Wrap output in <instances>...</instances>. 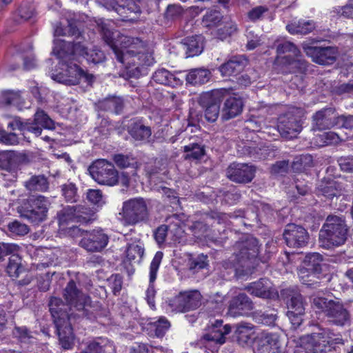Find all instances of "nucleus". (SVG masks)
<instances>
[{
	"label": "nucleus",
	"mask_w": 353,
	"mask_h": 353,
	"mask_svg": "<svg viewBox=\"0 0 353 353\" xmlns=\"http://www.w3.org/2000/svg\"><path fill=\"white\" fill-rule=\"evenodd\" d=\"M117 33H119L117 31L113 32L108 28L105 24H102L101 27V35L103 41L111 48L114 54V57L117 59V55L118 52H122L123 50H119L117 48L115 44L117 39Z\"/></svg>",
	"instance_id": "obj_49"
},
{
	"label": "nucleus",
	"mask_w": 353,
	"mask_h": 353,
	"mask_svg": "<svg viewBox=\"0 0 353 353\" xmlns=\"http://www.w3.org/2000/svg\"><path fill=\"white\" fill-rule=\"evenodd\" d=\"M286 55L277 57L275 59L274 63L281 65L284 72L304 74L307 72L309 66L308 63L300 57V54L297 55Z\"/></svg>",
	"instance_id": "obj_26"
},
{
	"label": "nucleus",
	"mask_w": 353,
	"mask_h": 353,
	"mask_svg": "<svg viewBox=\"0 0 353 353\" xmlns=\"http://www.w3.org/2000/svg\"><path fill=\"white\" fill-rule=\"evenodd\" d=\"M63 296L67 307L65 310L72 318L93 319L95 315L88 307H90V296L85 294L77 285L76 282L71 279L65 287ZM65 310V308H63Z\"/></svg>",
	"instance_id": "obj_4"
},
{
	"label": "nucleus",
	"mask_w": 353,
	"mask_h": 353,
	"mask_svg": "<svg viewBox=\"0 0 353 353\" xmlns=\"http://www.w3.org/2000/svg\"><path fill=\"white\" fill-rule=\"evenodd\" d=\"M120 17L122 21L134 23L137 21L141 13V10L134 0H125L123 3H117L112 10Z\"/></svg>",
	"instance_id": "obj_31"
},
{
	"label": "nucleus",
	"mask_w": 353,
	"mask_h": 353,
	"mask_svg": "<svg viewBox=\"0 0 353 353\" xmlns=\"http://www.w3.org/2000/svg\"><path fill=\"white\" fill-rule=\"evenodd\" d=\"M68 230L70 235L82 236L79 245L88 252H100L109 242V236L102 230H82L75 225L69 227Z\"/></svg>",
	"instance_id": "obj_9"
},
{
	"label": "nucleus",
	"mask_w": 353,
	"mask_h": 353,
	"mask_svg": "<svg viewBox=\"0 0 353 353\" xmlns=\"http://www.w3.org/2000/svg\"><path fill=\"white\" fill-rule=\"evenodd\" d=\"M306 54L312 58V60L319 65H331L336 60L338 55V50L336 47L327 46H303Z\"/></svg>",
	"instance_id": "obj_22"
},
{
	"label": "nucleus",
	"mask_w": 353,
	"mask_h": 353,
	"mask_svg": "<svg viewBox=\"0 0 353 353\" xmlns=\"http://www.w3.org/2000/svg\"><path fill=\"white\" fill-rule=\"evenodd\" d=\"M223 107L221 112V119L228 121L239 115L243 108V102L241 97H229L225 98Z\"/></svg>",
	"instance_id": "obj_34"
},
{
	"label": "nucleus",
	"mask_w": 353,
	"mask_h": 353,
	"mask_svg": "<svg viewBox=\"0 0 353 353\" xmlns=\"http://www.w3.org/2000/svg\"><path fill=\"white\" fill-rule=\"evenodd\" d=\"M181 46L186 57L197 56L203 50V37L201 35L185 37L181 42Z\"/></svg>",
	"instance_id": "obj_35"
},
{
	"label": "nucleus",
	"mask_w": 353,
	"mask_h": 353,
	"mask_svg": "<svg viewBox=\"0 0 353 353\" xmlns=\"http://www.w3.org/2000/svg\"><path fill=\"white\" fill-rule=\"evenodd\" d=\"M122 65L124 66V70L120 72V76L125 79H137L141 75L142 70L140 67L133 64L128 65L126 63Z\"/></svg>",
	"instance_id": "obj_63"
},
{
	"label": "nucleus",
	"mask_w": 353,
	"mask_h": 353,
	"mask_svg": "<svg viewBox=\"0 0 353 353\" xmlns=\"http://www.w3.org/2000/svg\"><path fill=\"white\" fill-rule=\"evenodd\" d=\"M245 290L251 295L263 299L276 300L280 296V293L268 278H261L248 283L245 286Z\"/></svg>",
	"instance_id": "obj_21"
},
{
	"label": "nucleus",
	"mask_w": 353,
	"mask_h": 353,
	"mask_svg": "<svg viewBox=\"0 0 353 353\" xmlns=\"http://www.w3.org/2000/svg\"><path fill=\"white\" fill-rule=\"evenodd\" d=\"M7 230L11 236H24L30 231L28 225L18 220L9 222L7 225Z\"/></svg>",
	"instance_id": "obj_57"
},
{
	"label": "nucleus",
	"mask_w": 353,
	"mask_h": 353,
	"mask_svg": "<svg viewBox=\"0 0 353 353\" xmlns=\"http://www.w3.org/2000/svg\"><path fill=\"white\" fill-rule=\"evenodd\" d=\"M92 178L99 184L113 186L119 182V172L113 163L105 159H98L88 168Z\"/></svg>",
	"instance_id": "obj_13"
},
{
	"label": "nucleus",
	"mask_w": 353,
	"mask_h": 353,
	"mask_svg": "<svg viewBox=\"0 0 353 353\" xmlns=\"http://www.w3.org/2000/svg\"><path fill=\"white\" fill-rule=\"evenodd\" d=\"M8 127L12 130H15L17 128L21 131H28L32 132L37 137L41 134V129L40 127L29 125L28 123H23L19 119H14L13 121L10 122L8 123Z\"/></svg>",
	"instance_id": "obj_59"
},
{
	"label": "nucleus",
	"mask_w": 353,
	"mask_h": 353,
	"mask_svg": "<svg viewBox=\"0 0 353 353\" xmlns=\"http://www.w3.org/2000/svg\"><path fill=\"white\" fill-rule=\"evenodd\" d=\"M283 238L288 247L303 248L309 243L310 234L307 230L302 225L289 223L285 227Z\"/></svg>",
	"instance_id": "obj_18"
},
{
	"label": "nucleus",
	"mask_w": 353,
	"mask_h": 353,
	"mask_svg": "<svg viewBox=\"0 0 353 353\" xmlns=\"http://www.w3.org/2000/svg\"><path fill=\"white\" fill-rule=\"evenodd\" d=\"M345 190L343 183L329 179L321 181L316 189V194L332 201L334 199L337 200L341 197L343 198Z\"/></svg>",
	"instance_id": "obj_27"
},
{
	"label": "nucleus",
	"mask_w": 353,
	"mask_h": 353,
	"mask_svg": "<svg viewBox=\"0 0 353 353\" xmlns=\"http://www.w3.org/2000/svg\"><path fill=\"white\" fill-rule=\"evenodd\" d=\"M223 18L221 12L217 10H209L203 17V23L205 27L212 28L217 26Z\"/></svg>",
	"instance_id": "obj_58"
},
{
	"label": "nucleus",
	"mask_w": 353,
	"mask_h": 353,
	"mask_svg": "<svg viewBox=\"0 0 353 353\" xmlns=\"http://www.w3.org/2000/svg\"><path fill=\"white\" fill-rule=\"evenodd\" d=\"M54 46L52 50V54L57 56L59 59H65L73 57V41L55 39L54 41Z\"/></svg>",
	"instance_id": "obj_43"
},
{
	"label": "nucleus",
	"mask_w": 353,
	"mask_h": 353,
	"mask_svg": "<svg viewBox=\"0 0 353 353\" xmlns=\"http://www.w3.org/2000/svg\"><path fill=\"white\" fill-rule=\"evenodd\" d=\"M88 63L98 64L102 63L105 59V54L100 49L94 47L91 50H88L85 58Z\"/></svg>",
	"instance_id": "obj_64"
},
{
	"label": "nucleus",
	"mask_w": 353,
	"mask_h": 353,
	"mask_svg": "<svg viewBox=\"0 0 353 353\" xmlns=\"http://www.w3.org/2000/svg\"><path fill=\"white\" fill-rule=\"evenodd\" d=\"M185 78L187 83L192 85H198L206 83L211 78V72L204 68H194L189 70L185 74L180 77Z\"/></svg>",
	"instance_id": "obj_37"
},
{
	"label": "nucleus",
	"mask_w": 353,
	"mask_h": 353,
	"mask_svg": "<svg viewBox=\"0 0 353 353\" xmlns=\"http://www.w3.org/2000/svg\"><path fill=\"white\" fill-rule=\"evenodd\" d=\"M269 8L265 6H257L252 8L247 13V17L252 22L263 20L268 14Z\"/></svg>",
	"instance_id": "obj_61"
},
{
	"label": "nucleus",
	"mask_w": 353,
	"mask_h": 353,
	"mask_svg": "<svg viewBox=\"0 0 353 353\" xmlns=\"http://www.w3.org/2000/svg\"><path fill=\"white\" fill-rule=\"evenodd\" d=\"M58 221L62 230L70 223L88 224L95 220V212L85 205H67L57 213Z\"/></svg>",
	"instance_id": "obj_10"
},
{
	"label": "nucleus",
	"mask_w": 353,
	"mask_h": 353,
	"mask_svg": "<svg viewBox=\"0 0 353 353\" xmlns=\"http://www.w3.org/2000/svg\"><path fill=\"white\" fill-rule=\"evenodd\" d=\"M148 202L143 198H134L123 203L121 222L123 225H135L149 219Z\"/></svg>",
	"instance_id": "obj_8"
},
{
	"label": "nucleus",
	"mask_w": 353,
	"mask_h": 353,
	"mask_svg": "<svg viewBox=\"0 0 353 353\" xmlns=\"http://www.w3.org/2000/svg\"><path fill=\"white\" fill-rule=\"evenodd\" d=\"M312 304L322 310L329 324L341 327L350 324V312L339 301L316 296L313 299Z\"/></svg>",
	"instance_id": "obj_5"
},
{
	"label": "nucleus",
	"mask_w": 353,
	"mask_h": 353,
	"mask_svg": "<svg viewBox=\"0 0 353 353\" xmlns=\"http://www.w3.org/2000/svg\"><path fill=\"white\" fill-rule=\"evenodd\" d=\"M256 168L247 163H232L226 169V176L232 181L237 183H248L255 176Z\"/></svg>",
	"instance_id": "obj_23"
},
{
	"label": "nucleus",
	"mask_w": 353,
	"mask_h": 353,
	"mask_svg": "<svg viewBox=\"0 0 353 353\" xmlns=\"http://www.w3.org/2000/svg\"><path fill=\"white\" fill-rule=\"evenodd\" d=\"M113 160L116 165L120 168H137L138 167V163L136 159L132 155H124L122 154H114Z\"/></svg>",
	"instance_id": "obj_56"
},
{
	"label": "nucleus",
	"mask_w": 353,
	"mask_h": 353,
	"mask_svg": "<svg viewBox=\"0 0 353 353\" xmlns=\"http://www.w3.org/2000/svg\"><path fill=\"white\" fill-rule=\"evenodd\" d=\"M202 296L198 290L181 292L170 301V305L177 312H186L199 308L201 305Z\"/></svg>",
	"instance_id": "obj_19"
},
{
	"label": "nucleus",
	"mask_w": 353,
	"mask_h": 353,
	"mask_svg": "<svg viewBox=\"0 0 353 353\" xmlns=\"http://www.w3.org/2000/svg\"><path fill=\"white\" fill-rule=\"evenodd\" d=\"M70 65H67V68L64 72H59L57 73L52 72L51 74L52 79H53L56 82L63 83L65 85H77L78 81L77 79L75 77H74V74H70L68 72V69Z\"/></svg>",
	"instance_id": "obj_54"
},
{
	"label": "nucleus",
	"mask_w": 353,
	"mask_h": 353,
	"mask_svg": "<svg viewBox=\"0 0 353 353\" xmlns=\"http://www.w3.org/2000/svg\"><path fill=\"white\" fill-rule=\"evenodd\" d=\"M163 254L162 252H157L150 266V286L147 290V296L150 298V296H154V288L152 283L154 282L157 278V274L159 268V265L161 263Z\"/></svg>",
	"instance_id": "obj_47"
},
{
	"label": "nucleus",
	"mask_w": 353,
	"mask_h": 353,
	"mask_svg": "<svg viewBox=\"0 0 353 353\" xmlns=\"http://www.w3.org/2000/svg\"><path fill=\"white\" fill-rule=\"evenodd\" d=\"M57 272L52 270H48L44 273H41L37 275V287L41 292H47L49 290L52 277L56 275Z\"/></svg>",
	"instance_id": "obj_53"
},
{
	"label": "nucleus",
	"mask_w": 353,
	"mask_h": 353,
	"mask_svg": "<svg viewBox=\"0 0 353 353\" xmlns=\"http://www.w3.org/2000/svg\"><path fill=\"white\" fill-rule=\"evenodd\" d=\"M68 72L70 74H74V77L77 79L78 84L83 81L88 85H92L95 81V77L87 71L83 70L77 64H70L68 67Z\"/></svg>",
	"instance_id": "obj_50"
},
{
	"label": "nucleus",
	"mask_w": 353,
	"mask_h": 353,
	"mask_svg": "<svg viewBox=\"0 0 353 353\" xmlns=\"http://www.w3.org/2000/svg\"><path fill=\"white\" fill-rule=\"evenodd\" d=\"M281 299L288 307V312L294 314H305L307 305L305 298L301 294L300 290L295 286H290L280 291Z\"/></svg>",
	"instance_id": "obj_20"
},
{
	"label": "nucleus",
	"mask_w": 353,
	"mask_h": 353,
	"mask_svg": "<svg viewBox=\"0 0 353 353\" xmlns=\"http://www.w3.org/2000/svg\"><path fill=\"white\" fill-rule=\"evenodd\" d=\"M334 333L328 328L317 327V331L308 335L305 353H326L332 343H341V337H335Z\"/></svg>",
	"instance_id": "obj_12"
},
{
	"label": "nucleus",
	"mask_w": 353,
	"mask_h": 353,
	"mask_svg": "<svg viewBox=\"0 0 353 353\" xmlns=\"http://www.w3.org/2000/svg\"><path fill=\"white\" fill-rule=\"evenodd\" d=\"M252 327L245 324H239L236 327L233 338L241 346L249 345L252 343Z\"/></svg>",
	"instance_id": "obj_40"
},
{
	"label": "nucleus",
	"mask_w": 353,
	"mask_h": 353,
	"mask_svg": "<svg viewBox=\"0 0 353 353\" xmlns=\"http://www.w3.org/2000/svg\"><path fill=\"white\" fill-rule=\"evenodd\" d=\"M61 188L62 196L66 202L76 203L79 201L78 189L74 183L68 181L63 184Z\"/></svg>",
	"instance_id": "obj_52"
},
{
	"label": "nucleus",
	"mask_w": 353,
	"mask_h": 353,
	"mask_svg": "<svg viewBox=\"0 0 353 353\" xmlns=\"http://www.w3.org/2000/svg\"><path fill=\"white\" fill-rule=\"evenodd\" d=\"M28 124L40 127L41 130L42 128L48 130H53L55 128L54 121L41 110L36 112L33 122L28 123Z\"/></svg>",
	"instance_id": "obj_51"
},
{
	"label": "nucleus",
	"mask_w": 353,
	"mask_h": 353,
	"mask_svg": "<svg viewBox=\"0 0 353 353\" xmlns=\"http://www.w3.org/2000/svg\"><path fill=\"white\" fill-rule=\"evenodd\" d=\"M249 60L244 54L232 56L219 67L223 77L236 76L248 65Z\"/></svg>",
	"instance_id": "obj_30"
},
{
	"label": "nucleus",
	"mask_w": 353,
	"mask_h": 353,
	"mask_svg": "<svg viewBox=\"0 0 353 353\" xmlns=\"http://www.w3.org/2000/svg\"><path fill=\"white\" fill-rule=\"evenodd\" d=\"M260 346L262 353H280L282 350L278 336L272 333L263 335Z\"/></svg>",
	"instance_id": "obj_39"
},
{
	"label": "nucleus",
	"mask_w": 353,
	"mask_h": 353,
	"mask_svg": "<svg viewBox=\"0 0 353 353\" xmlns=\"http://www.w3.org/2000/svg\"><path fill=\"white\" fill-rule=\"evenodd\" d=\"M336 111L333 107H327L316 112L312 117V130L321 131L335 127Z\"/></svg>",
	"instance_id": "obj_25"
},
{
	"label": "nucleus",
	"mask_w": 353,
	"mask_h": 353,
	"mask_svg": "<svg viewBox=\"0 0 353 353\" xmlns=\"http://www.w3.org/2000/svg\"><path fill=\"white\" fill-rule=\"evenodd\" d=\"M183 152L186 154L185 159H201L205 154V145L183 146Z\"/></svg>",
	"instance_id": "obj_62"
},
{
	"label": "nucleus",
	"mask_w": 353,
	"mask_h": 353,
	"mask_svg": "<svg viewBox=\"0 0 353 353\" xmlns=\"http://www.w3.org/2000/svg\"><path fill=\"white\" fill-rule=\"evenodd\" d=\"M223 320L216 319L211 322V327L208 332L201 338V343H214L223 345L226 341V336L231 332V326L229 324L223 325Z\"/></svg>",
	"instance_id": "obj_24"
},
{
	"label": "nucleus",
	"mask_w": 353,
	"mask_h": 353,
	"mask_svg": "<svg viewBox=\"0 0 353 353\" xmlns=\"http://www.w3.org/2000/svg\"><path fill=\"white\" fill-rule=\"evenodd\" d=\"M228 219L226 214L217 211L210 210L203 214L202 220L194 223L193 228L194 233L198 236H203L206 233L210 225L216 221L217 223H225Z\"/></svg>",
	"instance_id": "obj_28"
},
{
	"label": "nucleus",
	"mask_w": 353,
	"mask_h": 353,
	"mask_svg": "<svg viewBox=\"0 0 353 353\" xmlns=\"http://www.w3.org/2000/svg\"><path fill=\"white\" fill-rule=\"evenodd\" d=\"M323 255L318 252L306 254L297 268L300 281L309 286L318 285L323 270Z\"/></svg>",
	"instance_id": "obj_7"
},
{
	"label": "nucleus",
	"mask_w": 353,
	"mask_h": 353,
	"mask_svg": "<svg viewBox=\"0 0 353 353\" xmlns=\"http://www.w3.org/2000/svg\"><path fill=\"white\" fill-rule=\"evenodd\" d=\"M208 256L203 254L198 255L195 258H191L188 263V269L193 274L208 266Z\"/></svg>",
	"instance_id": "obj_55"
},
{
	"label": "nucleus",
	"mask_w": 353,
	"mask_h": 353,
	"mask_svg": "<svg viewBox=\"0 0 353 353\" xmlns=\"http://www.w3.org/2000/svg\"><path fill=\"white\" fill-rule=\"evenodd\" d=\"M28 161V157L25 154L13 150L0 152V168L8 172H12Z\"/></svg>",
	"instance_id": "obj_32"
},
{
	"label": "nucleus",
	"mask_w": 353,
	"mask_h": 353,
	"mask_svg": "<svg viewBox=\"0 0 353 353\" xmlns=\"http://www.w3.org/2000/svg\"><path fill=\"white\" fill-rule=\"evenodd\" d=\"M49 310L53 319V322L58 335L59 343L63 350H71L74 345V334L72 324L80 320L69 316L66 306L60 298L52 297L48 303Z\"/></svg>",
	"instance_id": "obj_1"
},
{
	"label": "nucleus",
	"mask_w": 353,
	"mask_h": 353,
	"mask_svg": "<svg viewBox=\"0 0 353 353\" xmlns=\"http://www.w3.org/2000/svg\"><path fill=\"white\" fill-rule=\"evenodd\" d=\"M254 307V304L252 300L245 293L242 292L230 299L228 312L231 316L235 317L248 314Z\"/></svg>",
	"instance_id": "obj_29"
},
{
	"label": "nucleus",
	"mask_w": 353,
	"mask_h": 353,
	"mask_svg": "<svg viewBox=\"0 0 353 353\" xmlns=\"http://www.w3.org/2000/svg\"><path fill=\"white\" fill-rule=\"evenodd\" d=\"M166 227H168V234L172 235V240L174 241H179L183 236V223L179 219L177 214H173L167 218Z\"/></svg>",
	"instance_id": "obj_41"
},
{
	"label": "nucleus",
	"mask_w": 353,
	"mask_h": 353,
	"mask_svg": "<svg viewBox=\"0 0 353 353\" xmlns=\"http://www.w3.org/2000/svg\"><path fill=\"white\" fill-rule=\"evenodd\" d=\"M117 61L121 64H133L139 67L150 66L154 62V59L152 53L149 52L145 47L144 43L141 47H137V49H130L129 51L118 52Z\"/></svg>",
	"instance_id": "obj_17"
},
{
	"label": "nucleus",
	"mask_w": 353,
	"mask_h": 353,
	"mask_svg": "<svg viewBox=\"0 0 353 353\" xmlns=\"http://www.w3.org/2000/svg\"><path fill=\"white\" fill-rule=\"evenodd\" d=\"M6 265V272L12 280L17 279L15 284L17 287L29 285L33 280L34 276L24 264L21 256L18 254H10Z\"/></svg>",
	"instance_id": "obj_16"
},
{
	"label": "nucleus",
	"mask_w": 353,
	"mask_h": 353,
	"mask_svg": "<svg viewBox=\"0 0 353 353\" xmlns=\"http://www.w3.org/2000/svg\"><path fill=\"white\" fill-rule=\"evenodd\" d=\"M315 27V23L312 20H300L297 23L288 25L286 28L291 34H307L312 32Z\"/></svg>",
	"instance_id": "obj_48"
},
{
	"label": "nucleus",
	"mask_w": 353,
	"mask_h": 353,
	"mask_svg": "<svg viewBox=\"0 0 353 353\" xmlns=\"http://www.w3.org/2000/svg\"><path fill=\"white\" fill-rule=\"evenodd\" d=\"M170 327V322L163 317L158 321L149 322L144 329L148 331V334L158 338L163 337Z\"/></svg>",
	"instance_id": "obj_42"
},
{
	"label": "nucleus",
	"mask_w": 353,
	"mask_h": 353,
	"mask_svg": "<svg viewBox=\"0 0 353 353\" xmlns=\"http://www.w3.org/2000/svg\"><path fill=\"white\" fill-rule=\"evenodd\" d=\"M182 72L172 74L165 69H161L157 70L153 76V80L160 84L169 85L171 87H176L181 85L183 83L182 79L179 77Z\"/></svg>",
	"instance_id": "obj_36"
},
{
	"label": "nucleus",
	"mask_w": 353,
	"mask_h": 353,
	"mask_svg": "<svg viewBox=\"0 0 353 353\" xmlns=\"http://www.w3.org/2000/svg\"><path fill=\"white\" fill-rule=\"evenodd\" d=\"M50 205L48 198L42 195H32L22 200L17 212L21 217L32 223L39 224L46 220Z\"/></svg>",
	"instance_id": "obj_6"
},
{
	"label": "nucleus",
	"mask_w": 353,
	"mask_h": 353,
	"mask_svg": "<svg viewBox=\"0 0 353 353\" xmlns=\"http://www.w3.org/2000/svg\"><path fill=\"white\" fill-rule=\"evenodd\" d=\"M228 96L225 90H214L201 94L199 103L205 108V117L209 122H214L220 113V103Z\"/></svg>",
	"instance_id": "obj_15"
},
{
	"label": "nucleus",
	"mask_w": 353,
	"mask_h": 353,
	"mask_svg": "<svg viewBox=\"0 0 353 353\" xmlns=\"http://www.w3.org/2000/svg\"><path fill=\"white\" fill-rule=\"evenodd\" d=\"M349 226L342 215L329 214L319 232V246L332 250L344 245L347 239Z\"/></svg>",
	"instance_id": "obj_2"
},
{
	"label": "nucleus",
	"mask_w": 353,
	"mask_h": 353,
	"mask_svg": "<svg viewBox=\"0 0 353 353\" xmlns=\"http://www.w3.org/2000/svg\"><path fill=\"white\" fill-rule=\"evenodd\" d=\"M116 42L117 48L123 51H129L130 49L135 50L137 47L143 46V41L139 38L126 36L120 32L117 33Z\"/></svg>",
	"instance_id": "obj_44"
},
{
	"label": "nucleus",
	"mask_w": 353,
	"mask_h": 353,
	"mask_svg": "<svg viewBox=\"0 0 353 353\" xmlns=\"http://www.w3.org/2000/svg\"><path fill=\"white\" fill-rule=\"evenodd\" d=\"M128 132L134 141L143 143L148 142L152 135L151 128L138 119L130 120L128 125Z\"/></svg>",
	"instance_id": "obj_33"
},
{
	"label": "nucleus",
	"mask_w": 353,
	"mask_h": 353,
	"mask_svg": "<svg viewBox=\"0 0 353 353\" xmlns=\"http://www.w3.org/2000/svg\"><path fill=\"white\" fill-rule=\"evenodd\" d=\"M259 244L256 238L252 235L243 236L234 245L235 260L243 268L241 272L233 264L225 262L223 266L225 268L232 269L236 274L245 275L251 272L254 268L253 261L259 256Z\"/></svg>",
	"instance_id": "obj_3"
},
{
	"label": "nucleus",
	"mask_w": 353,
	"mask_h": 353,
	"mask_svg": "<svg viewBox=\"0 0 353 353\" xmlns=\"http://www.w3.org/2000/svg\"><path fill=\"white\" fill-rule=\"evenodd\" d=\"M24 185L29 192H45L49 188L48 179L43 174L32 176Z\"/></svg>",
	"instance_id": "obj_45"
},
{
	"label": "nucleus",
	"mask_w": 353,
	"mask_h": 353,
	"mask_svg": "<svg viewBox=\"0 0 353 353\" xmlns=\"http://www.w3.org/2000/svg\"><path fill=\"white\" fill-rule=\"evenodd\" d=\"M252 319L256 323L272 326L274 325L277 319V311L274 309L270 312L256 310L252 313Z\"/></svg>",
	"instance_id": "obj_46"
},
{
	"label": "nucleus",
	"mask_w": 353,
	"mask_h": 353,
	"mask_svg": "<svg viewBox=\"0 0 353 353\" xmlns=\"http://www.w3.org/2000/svg\"><path fill=\"white\" fill-rule=\"evenodd\" d=\"M54 36L73 37V57H82L85 58L88 49L84 43L85 39L82 32L77 28V22L74 19L66 20V24L63 25L61 22L57 24Z\"/></svg>",
	"instance_id": "obj_14"
},
{
	"label": "nucleus",
	"mask_w": 353,
	"mask_h": 353,
	"mask_svg": "<svg viewBox=\"0 0 353 353\" xmlns=\"http://www.w3.org/2000/svg\"><path fill=\"white\" fill-rule=\"evenodd\" d=\"M80 353H116L112 342L106 338H97L90 341Z\"/></svg>",
	"instance_id": "obj_38"
},
{
	"label": "nucleus",
	"mask_w": 353,
	"mask_h": 353,
	"mask_svg": "<svg viewBox=\"0 0 353 353\" xmlns=\"http://www.w3.org/2000/svg\"><path fill=\"white\" fill-rule=\"evenodd\" d=\"M125 253L128 261L139 262L143 256L144 248L141 245L131 243L128 245Z\"/></svg>",
	"instance_id": "obj_60"
},
{
	"label": "nucleus",
	"mask_w": 353,
	"mask_h": 353,
	"mask_svg": "<svg viewBox=\"0 0 353 353\" xmlns=\"http://www.w3.org/2000/svg\"><path fill=\"white\" fill-rule=\"evenodd\" d=\"M302 110L292 108L280 115L278 119L277 130L281 136L288 139L297 137L302 130Z\"/></svg>",
	"instance_id": "obj_11"
}]
</instances>
